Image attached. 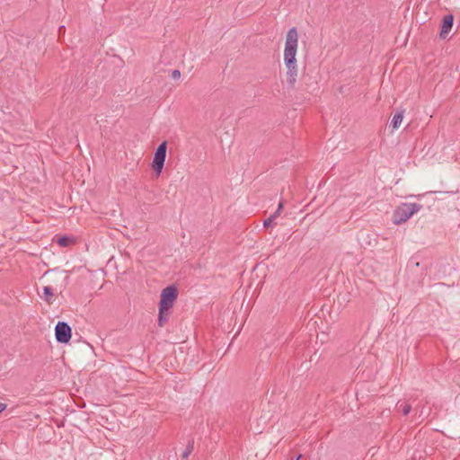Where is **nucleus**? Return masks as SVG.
Returning a JSON list of instances; mask_svg holds the SVG:
<instances>
[{
    "mask_svg": "<svg viewBox=\"0 0 460 460\" xmlns=\"http://www.w3.org/2000/svg\"><path fill=\"white\" fill-rule=\"evenodd\" d=\"M166 149H167V143L165 141H164L158 146V147L155 153L152 167L157 175H160V173L162 172V170L164 168V161H165V157H166Z\"/></svg>",
    "mask_w": 460,
    "mask_h": 460,
    "instance_id": "nucleus-4",
    "label": "nucleus"
},
{
    "mask_svg": "<svg viewBox=\"0 0 460 460\" xmlns=\"http://www.w3.org/2000/svg\"><path fill=\"white\" fill-rule=\"evenodd\" d=\"M404 112H405V111H396V113L394 115L401 116V115H403Z\"/></svg>",
    "mask_w": 460,
    "mask_h": 460,
    "instance_id": "nucleus-17",
    "label": "nucleus"
},
{
    "mask_svg": "<svg viewBox=\"0 0 460 460\" xmlns=\"http://www.w3.org/2000/svg\"><path fill=\"white\" fill-rule=\"evenodd\" d=\"M178 296L177 288L173 286H169L162 290L161 300L159 303V308L161 313L163 311H169Z\"/></svg>",
    "mask_w": 460,
    "mask_h": 460,
    "instance_id": "nucleus-3",
    "label": "nucleus"
},
{
    "mask_svg": "<svg viewBox=\"0 0 460 460\" xmlns=\"http://www.w3.org/2000/svg\"><path fill=\"white\" fill-rule=\"evenodd\" d=\"M180 75H181V73H180L179 70H173L172 71V77L173 78H178V77H180Z\"/></svg>",
    "mask_w": 460,
    "mask_h": 460,
    "instance_id": "nucleus-15",
    "label": "nucleus"
},
{
    "mask_svg": "<svg viewBox=\"0 0 460 460\" xmlns=\"http://www.w3.org/2000/svg\"><path fill=\"white\" fill-rule=\"evenodd\" d=\"M397 408L402 411L403 415H408L411 410V406L406 402H398Z\"/></svg>",
    "mask_w": 460,
    "mask_h": 460,
    "instance_id": "nucleus-9",
    "label": "nucleus"
},
{
    "mask_svg": "<svg viewBox=\"0 0 460 460\" xmlns=\"http://www.w3.org/2000/svg\"><path fill=\"white\" fill-rule=\"evenodd\" d=\"M283 207H284V200H283V199H280V201H279V206H278L277 210H279V211H280V212H281V211H282Z\"/></svg>",
    "mask_w": 460,
    "mask_h": 460,
    "instance_id": "nucleus-14",
    "label": "nucleus"
},
{
    "mask_svg": "<svg viewBox=\"0 0 460 460\" xmlns=\"http://www.w3.org/2000/svg\"><path fill=\"white\" fill-rule=\"evenodd\" d=\"M70 243H71V240L66 236L61 237L58 240V243L63 247L68 246L70 244Z\"/></svg>",
    "mask_w": 460,
    "mask_h": 460,
    "instance_id": "nucleus-12",
    "label": "nucleus"
},
{
    "mask_svg": "<svg viewBox=\"0 0 460 460\" xmlns=\"http://www.w3.org/2000/svg\"><path fill=\"white\" fill-rule=\"evenodd\" d=\"M167 312H168V311H163V312L161 313V311L159 310V318H158V323H159V325H160V326H163V325H164V322H166V321H167V316H166V313H167Z\"/></svg>",
    "mask_w": 460,
    "mask_h": 460,
    "instance_id": "nucleus-11",
    "label": "nucleus"
},
{
    "mask_svg": "<svg viewBox=\"0 0 460 460\" xmlns=\"http://www.w3.org/2000/svg\"><path fill=\"white\" fill-rule=\"evenodd\" d=\"M454 22V16L452 14H447L443 18L442 25H441V31H440V37L445 39L450 30L452 29Z\"/></svg>",
    "mask_w": 460,
    "mask_h": 460,
    "instance_id": "nucleus-6",
    "label": "nucleus"
},
{
    "mask_svg": "<svg viewBox=\"0 0 460 460\" xmlns=\"http://www.w3.org/2000/svg\"><path fill=\"white\" fill-rule=\"evenodd\" d=\"M274 219L271 217H269L266 220L263 222V226L265 227H269L273 226Z\"/></svg>",
    "mask_w": 460,
    "mask_h": 460,
    "instance_id": "nucleus-13",
    "label": "nucleus"
},
{
    "mask_svg": "<svg viewBox=\"0 0 460 460\" xmlns=\"http://www.w3.org/2000/svg\"><path fill=\"white\" fill-rule=\"evenodd\" d=\"M4 405L0 403V412H2L4 410Z\"/></svg>",
    "mask_w": 460,
    "mask_h": 460,
    "instance_id": "nucleus-18",
    "label": "nucleus"
},
{
    "mask_svg": "<svg viewBox=\"0 0 460 460\" xmlns=\"http://www.w3.org/2000/svg\"><path fill=\"white\" fill-rule=\"evenodd\" d=\"M298 45V34L295 27L289 29L287 32L285 49H284V64L287 67V81L290 85H294L297 77L296 67V51Z\"/></svg>",
    "mask_w": 460,
    "mask_h": 460,
    "instance_id": "nucleus-1",
    "label": "nucleus"
},
{
    "mask_svg": "<svg viewBox=\"0 0 460 460\" xmlns=\"http://www.w3.org/2000/svg\"><path fill=\"white\" fill-rule=\"evenodd\" d=\"M421 206L416 203H402L394 210L393 215V223L401 225L416 214Z\"/></svg>",
    "mask_w": 460,
    "mask_h": 460,
    "instance_id": "nucleus-2",
    "label": "nucleus"
},
{
    "mask_svg": "<svg viewBox=\"0 0 460 460\" xmlns=\"http://www.w3.org/2000/svg\"><path fill=\"white\" fill-rule=\"evenodd\" d=\"M300 457H301V456H297V458H296V460H299V459H300Z\"/></svg>",
    "mask_w": 460,
    "mask_h": 460,
    "instance_id": "nucleus-19",
    "label": "nucleus"
},
{
    "mask_svg": "<svg viewBox=\"0 0 460 460\" xmlns=\"http://www.w3.org/2000/svg\"><path fill=\"white\" fill-rule=\"evenodd\" d=\"M403 117H393V119L389 125V128H392L391 132H393L394 129L399 128L402 122Z\"/></svg>",
    "mask_w": 460,
    "mask_h": 460,
    "instance_id": "nucleus-8",
    "label": "nucleus"
},
{
    "mask_svg": "<svg viewBox=\"0 0 460 460\" xmlns=\"http://www.w3.org/2000/svg\"><path fill=\"white\" fill-rule=\"evenodd\" d=\"M56 339L58 342L67 343L71 339V328L64 322H58L55 328Z\"/></svg>",
    "mask_w": 460,
    "mask_h": 460,
    "instance_id": "nucleus-5",
    "label": "nucleus"
},
{
    "mask_svg": "<svg viewBox=\"0 0 460 460\" xmlns=\"http://www.w3.org/2000/svg\"><path fill=\"white\" fill-rule=\"evenodd\" d=\"M193 448H194V442L193 441H190L189 444L187 445V447H186L185 451L182 454V458L183 459H187L188 456L193 451Z\"/></svg>",
    "mask_w": 460,
    "mask_h": 460,
    "instance_id": "nucleus-10",
    "label": "nucleus"
},
{
    "mask_svg": "<svg viewBox=\"0 0 460 460\" xmlns=\"http://www.w3.org/2000/svg\"><path fill=\"white\" fill-rule=\"evenodd\" d=\"M54 293L50 287L46 286L43 288V295L40 297L44 299L48 304H52Z\"/></svg>",
    "mask_w": 460,
    "mask_h": 460,
    "instance_id": "nucleus-7",
    "label": "nucleus"
},
{
    "mask_svg": "<svg viewBox=\"0 0 460 460\" xmlns=\"http://www.w3.org/2000/svg\"><path fill=\"white\" fill-rule=\"evenodd\" d=\"M280 211L276 210L270 217L275 220L280 215Z\"/></svg>",
    "mask_w": 460,
    "mask_h": 460,
    "instance_id": "nucleus-16",
    "label": "nucleus"
}]
</instances>
